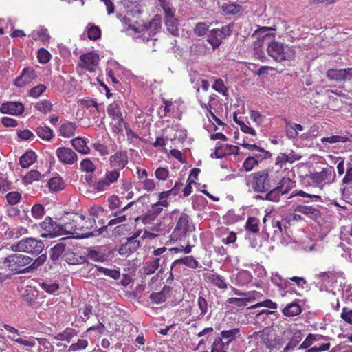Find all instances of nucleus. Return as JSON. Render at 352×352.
Masks as SVG:
<instances>
[{
	"label": "nucleus",
	"mask_w": 352,
	"mask_h": 352,
	"mask_svg": "<svg viewBox=\"0 0 352 352\" xmlns=\"http://www.w3.org/2000/svg\"><path fill=\"white\" fill-rule=\"evenodd\" d=\"M72 147L80 154L87 155L90 153V148L87 146L85 138L77 137L71 140Z\"/></svg>",
	"instance_id": "28"
},
{
	"label": "nucleus",
	"mask_w": 352,
	"mask_h": 352,
	"mask_svg": "<svg viewBox=\"0 0 352 352\" xmlns=\"http://www.w3.org/2000/svg\"><path fill=\"white\" fill-rule=\"evenodd\" d=\"M41 178V174L36 170H32L28 172L23 177L22 181L24 184L28 185L32 184L34 182L39 181Z\"/></svg>",
	"instance_id": "47"
},
{
	"label": "nucleus",
	"mask_w": 352,
	"mask_h": 352,
	"mask_svg": "<svg viewBox=\"0 0 352 352\" xmlns=\"http://www.w3.org/2000/svg\"><path fill=\"white\" fill-rule=\"evenodd\" d=\"M197 305L200 310L199 316L204 317L208 312V303L205 297L199 295Z\"/></svg>",
	"instance_id": "59"
},
{
	"label": "nucleus",
	"mask_w": 352,
	"mask_h": 352,
	"mask_svg": "<svg viewBox=\"0 0 352 352\" xmlns=\"http://www.w3.org/2000/svg\"><path fill=\"white\" fill-rule=\"evenodd\" d=\"M265 197L262 198L263 199L271 201H278L280 199L281 190L278 188V186L272 187L269 191L265 192Z\"/></svg>",
	"instance_id": "49"
},
{
	"label": "nucleus",
	"mask_w": 352,
	"mask_h": 352,
	"mask_svg": "<svg viewBox=\"0 0 352 352\" xmlns=\"http://www.w3.org/2000/svg\"><path fill=\"white\" fill-rule=\"evenodd\" d=\"M161 22V16L155 14L149 22L144 25V29L148 32L149 35L153 36L160 30Z\"/></svg>",
	"instance_id": "29"
},
{
	"label": "nucleus",
	"mask_w": 352,
	"mask_h": 352,
	"mask_svg": "<svg viewBox=\"0 0 352 352\" xmlns=\"http://www.w3.org/2000/svg\"><path fill=\"white\" fill-rule=\"evenodd\" d=\"M241 145L251 151H256L255 153L252 155L254 159L260 164L263 160H267L272 157V153L264 149L263 148H261L258 146H257L255 144H250L247 143L245 141Z\"/></svg>",
	"instance_id": "18"
},
{
	"label": "nucleus",
	"mask_w": 352,
	"mask_h": 352,
	"mask_svg": "<svg viewBox=\"0 0 352 352\" xmlns=\"http://www.w3.org/2000/svg\"><path fill=\"white\" fill-rule=\"evenodd\" d=\"M313 339H311V342L314 344L315 342H319L320 341H322L323 340H325V342H322V344H318L314 345L313 347L309 348L307 351V352H322V351H328L330 348V343L328 341L327 337H324L322 335L318 334H313L312 333Z\"/></svg>",
	"instance_id": "24"
},
{
	"label": "nucleus",
	"mask_w": 352,
	"mask_h": 352,
	"mask_svg": "<svg viewBox=\"0 0 352 352\" xmlns=\"http://www.w3.org/2000/svg\"><path fill=\"white\" fill-rule=\"evenodd\" d=\"M252 341L257 352H276L284 344L283 339L270 329L255 332L252 336Z\"/></svg>",
	"instance_id": "2"
},
{
	"label": "nucleus",
	"mask_w": 352,
	"mask_h": 352,
	"mask_svg": "<svg viewBox=\"0 0 352 352\" xmlns=\"http://www.w3.org/2000/svg\"><path fill=\"white\" fill-rule=\"evenodd\" d=\"M35 108L43 113H47L52 111V104L47 100H41L35 104Z\"/></svg>",
	"instance_id": "55"
},
{
	"label": "nucleus",
	"mask_w": 352,
	"mask_h": 352,
	"mask_svg": "<svg viewBox=\"0 0 352 352\" xmlns=\"http://www.w3.org/2000/svg\"><path fill=\"white\" fill-rule=\"evenodd\" d=\"M129 163V156L126 151H120L111 155L109 166L111 168L120 172Z\"/></svg>",
	"instance_id": "16"
},
{
	"label": "nucleus",
	"mask_w": 352,
	"mask_h": 352,
	"mask_svg": "<svg viewBox=\"0 0 352 352\" xmlns=\"http://www.w3.org/2000/svg\"><path fill=\"white\" fill-rule=\"evenodd\" d=\"M89 257L94 261H104L105 260V254L96 249L89 248L88 250Z\"/></svg>",
	"instance_id": "58"
},
{
	"label": "nucleus",
	"mask_w": 352,
	"mask_h": 352,
	"mask_svg": "<svg viewBox=\"0 0 352 352\" xmlns=\"http://www.w3.org/2000/svg\"><path fill=\"white\" fill-rule=\"evenodd\" d=\"M3 327L10 333V335L8 336V338L12 342L17 343L23 346L27 347H34L36 346V342L34 340V338L30 337L28 339L27 336H25V338L19 337L20 332L19 331L14 327H12L7 324H3Z\"/></svg>",
	"instance_id": "11"
},
{
	"label": "nucleus",
	"mask_w": 352,
	"mask_h": 352,
	"mask_svg": "<svg viewBox=\"0 0 352 352\" xmlns=\"http://www.w3.org/2000/svg\"><path fill=\"white\" fill-rule=\"evenodd\" d=\"M36 133L41 139L45 141H51L54 137L53 130L45 125L38 126L36 129Z\"/></svg>",
	"instance_id": "37"
},
{
	"label": "nucleus",
	"mask_w": 352,
	"mask_h": 352,
	"mask_svg": "<svg viewBox=\"0 0 352 352\" xmlns=\"http://www.w3.org/2000/svg\"><path fill=\"white\" fill-rule=\"evenodd\" d=\"M37 159V155L32 150L27 151L19 158V164L23 168H28L32 165Z\"/></svg>",
	"instance_id": "32"
},
{
	"label": "nucleus",
	"mask_w": 352,
	"mask_h": 352,
	"mask_svg": "<svg viewBox=\"0 0 352 352\" xmlns=\"http://www.w3.org/2000/svg\"><path fill=\"white\" fill-rule=\"evenodd\" d=\"M46 89L47 87L44 84H39L30 90L29 95L33 98H38L46 91Z\"/></svg>",
	"instance_id": "63"
},
{
	"label": "nucleus",
	"mask_w": 352,
	"mask_h": 352,
	"mask_svg": "<svg viewBox=\"0 0 352 352\" xmlns=\"http://www.w3.org/2000/svg\"><path fill=\"white\" fill-rule=\"evenodd\" d=\"M233 25V23H231L223 26L221 29L215 28L209 31L207 41L214 50L219 47L222 41L232 34Z\"/></svg>",
	"instance_id": "8"
},
{
	"label": "nucleus",
	"mask_w": 352,
	"mask_h": 352,
	"mask_svg": "<svg viewBox=\"0 0 352 352\" xmlns=\"http://www.w3.org/2000/svg\"><path fill=\"white\" fill-rule=\"evenodd\" d=\"M245 227L247 231L257 234L259 232V220L254 217H250L246 221Z\"/></svg>",
	"instance_id": "46"
},
{
	"label": "nucleus",
	"mask_w": 352,
	"mask_h": 352,
	"mask_svg": "<svg viewBox=\"0 0 352 352\" xmlns=\"http://www.w3.org/2000/svg\"><path fill=\"white\" fill-rule=\"evenodd\" d=\"M252 274L249 271L241 270L239 272L234 278V283L238 286H244L252 281Z\"/></svg>",
	"instance_id": "36"
},
{
	"label": "nucleus",
	"mask_w": 352,
	"mask_h": 352,
	"mask_svg": "<svg viewBox=\"0 0 352 352\" xmlns=\"http://www.w3.org/2000/svg\"><path fill=\"white\" fill-rule=\"evenodd\" d=\"M229 346L230 344L220 336L214 339L212 344L211 352H228Z\"/></svg>",
	"instance_id": "35"
},
{
	"label": "nucleus",
	"mask_w": 352,
	"mask_h": 352,
	"mask_svg": "<svg viewBox=\"0 0 352 352\" xmlns=\"http://www.w3.org/2000/svg\"><path fill=\"white\" fill-rule=\"evenodd\" d=\"M56 155L58 161L63 165L72 166L76 164L78 160L77 153L69 147L61 146L57 148Z\"/></svg>",
	"instance_id": "14"
},
{
	"label": "nucleus",
	"mask_w": 352,
	"mask_h": 352,
	"mask_svg": "<svg viewBox=\"0 0 352 352\" xmlns=\"http://www.w3.org/2000/svg\"><path fill=\"white\" fill-rule=\"evenodd\" d=\"M160 257H151L146 261L141 269V272L143 275H151L155 272L160 267Z\"/></svg>",
	"instance_id": "26"
},
{
	"label": "nucleus",
	"mask_w": 352,
	"mask_h": 352,
	"mask_svg": "<svg viewBox=\"0 0 352 352\" xmlns=\"http://www.w3.org/2000/svg\"><path fill=\"white\" fill-rule=\"evenodd\" d=\"M286 136L294 140L298 136L299 132L302 131L303 126L297 123L292 122L287 119L284 120Z\"/></svg>",
	"instance_id": "25"
},
{
	"label": "nucleus",
	"mask_w": 352,
	"mask_h": 352,
	"mask_svg": "<svg viewBox=\"0 0 352 352\" xmlns=\"http://www.w3.org/2000/svg\"><path fill=\"white\" fill-rule=\"evenodd\" d=\"M65 250V245L63 243H58L55 245L51 248L50 258L53 261H56L61 256Z\"/></svg>",
	"instance_id": "54"
},
{
	"label": "nucleus",
	"mask_w": 352,
	"mask_h": 352,
	"mask_svg": "<svg viewBox=\"0 0 352 352\" xmlns=\"http://www.w3.org/2000/svg\"><path fill=\"white\" fill-rule=\"evenodd\" d=\"M206 281L212 283L214 285L221 289L228 288V284L225 278L217 274L208 273L204 275Z\"/></svg>",
	"instance_id": "31"
},
{
	"label": "nucleus",
	"mask_w": 352,
	"mask_h": 352,
	"mask_svg": "<svg viewBox=\"0 0 352 352\" xmlns=\"http://www.w3.org/2000/svg\"><path fill=\"white\" fill-rule=\"evenodd\" d=\"M327 108L332 111H338L340 107V102L338 98L334 96L327 95Z\"/></svg>",
	"instance_id": "56"
},
{
	"label": "nucleus",
	"mask_w": 352,
	"mask_h": 352,
	"mask_svg": "<svg viewBox=\"0 0 352 352\" xmlns=\"http://www.w3.org/2000/svg\"><path fill=\"white\" fill-rule=\"evenodd\" d=\"M239 328H233L232 329L222 331L220 336L221 338H223L228 344H230L239 336Z\"/></svg>",
	"instance_id": "41"
},
{
	"label": "nucleus",
	"mask_w": 352,
	"mask_h": 352,
	"mask_svg": "<svg viewBox=\"0 0 352 352\" xmlns=\"http://www.w3.org/2000/svg\"><path fill=\"white\" fill-rule=\"evenodd\" d=\"M352 138V134L346 132V133L343 135H334L329 137H324L321 138L320 141L322 144L329 143V144H336V143H346L348 142H351Z\"/></svg>",
	"instance_id": "30"
},
{
	"label": "nucleus",
	"mask_w": 352,
	"mask_h": 352,
	"mask_svg": "<svg viewBox=\"0 0 352 352\" xmlns=\"http://www.w3.org/2000/svg\"><path fill=\"white\" fill-rule=\"evenodd\" d=\"M79 59L78 63L79 67L90 72L96 71L100 62L99 55L94 52L82 54L80 56Z\"/></svg>",
	"instance_id": "13"
},
{
	"label": "nucleus",
	"mask_w": 352,
	"mask_h": 352,
	"mask_svg": "<svg viewBox=\"0 0 352 352\" xmlns=\"http://www.w3.org/2000/svg\"><path fill=\"white\" fill-rule=\"evenodd\" d=\"M160 6L164 14V19L175 17V10L171 3L166 0H158Z\"/></svg>",
	"instance_id": "40"
},
{
	"label": "nucleus",
	"mask_w": 352,
	"mask_h": 352,
	"mask_svg": "<svg viewBox=\"0 0 352 352\" xmlns=\"http://www.w3.org/2000/svg\"><path fill=\"white\" fill-rule=\"evenodd\" d=\"M87 35L89 39L92 41H96L101 36L100 28L94 24L89 23L86 27Z\"/></svg>",
	"instance_id": "43"
},
{
	"label": "nucleus",
	"mask_w": 352,
	"mask_h": 352,
	"mask_svg": "<svg viewBox=\"0 0 352 352\" xmlns=\"http://www.w3.org/2000/svg\"><path fill=\"white\" fill-rule=\"evenodd\" d=\"M342 183L346 185H352V160L347 163L346 174L342 179Z\"/></svg>",
	"instance_id": "64"
},
{
	"label": "nucleus",
	"mask_w": 352,
	"mask_h": 352,
	"mask_svg": "<svg viewBox=\"0 0 352 352\" xmlns=\"http://www.w3.org/2000/svg\"><path fill=\"white\" fill-rule=\"evenodd\" d=\"M327 77L331 80L341 81L350 80L352 78V67L346 69H329L327 72Z\"/></svg>",
	"instance_id": "19"
},
{
	"label": "nucleus",
	"mask_w": 352,
	"mask_h": 352,
	"mask_svg": "<svg viewBox=\"0 0 352 352\" xmlns=\"http://www.w3.org/2000/svg\"><path fill=\"white\" fill-rule=\"evenodd\" d=\"M138 233H134L131 236L127 239V241L122 244L118 250V253L122 256H128L137 251L140 247V242L137 238Z\"/></svg>",
	"instance_id": "15"
},
{
	"label": "nucleus",
	"mask_w": 352,
	"mask_h": 352,
	"mask_svg": "<svg viewBox=\"0 0 352 352\" xmlns=\"http://www.w3.org/2000/svg\"><path fill=\"white\" fill-rule=\"evenodd\" d=\"M239 148L236 146L230 144H222L216 147L214 152L215 157L217 159L222 158L226 155H238Z\"/></svg>",
	"instance_id": "23"
},
{
	"label": "nucleus",
	"mask_w": 352,
	"mask_h": 352,
	"mask_svg": "<svg viewBox=\"0 0 352 352\" xmlns=\"http://www.w3.org/2000/svg\"><path fill=\"white\" fill-rule=\"evenodd\" d=\"M208 30V26L205 22L197 23L193 29L194 34L197 36H203Z\"/></svg>",
	"instance_id": "62"
},
{
	"label": "nucleus",
	"mask_w": 352,
	"mask_h": 352,
	"mask_svg": "<svg viewBox=\"0 0 352 352\" xmlns=\"http://www.w3.org/2000/svg\"><path fill=\"white\" fill-rule=\"evenodd\" d=\"M30 36L35 41H41L43 43H48L50 38V36L48 33L47 29L45 28H41L38 30H34Z\"/></svg>",
	"instance_id": "39"
},
{
	"label": "nucleus",
	"mask_w": 352,
	"mask_h": 352,
	"mask_svg": "<svg viewBox=\"0 0 352 352\" xmlns=\"http://www.w3.org/2000/svg\"><path fill=\"white\" fill-rule=\"evenodd\" d=\"M80 168L82 172L92 173L96 170V166L89 158H86L80 162Z\"/></svg>",
	"instance_id": "53"
},
{
	"label": "nucleus",
	"mask_w": 352,
	"mask_h": 352,
	"mask_svg": "<svg viewBox=\"0 0 352 352\" xmlns=\"http://www.w3.org/2000/svg\"><path fill=\"white\" fill-rule=\"evenodd\" d=\"M165 25L168 32L174 36H179L178 20L176 17L166 19Z\"/></svg>",
	"instance_id": "45"
},
{
	"label": "nucleus",
	"mask_w": 352,
	"mask_h": 352,
	"mask_svg": "<svg viewBox=\"0 0 352 352\" xmlns=\"http://www.w3.org/2000/svg\"><path fill=\"white\" fill-rule=\"evenodd\" d=\"M296 212H299L307 215L312 219H318L321 217V212L318 207L314 206H307L298 204L294 209Z\"/></svg>",
	"instance_id": "22"
},
{
	"label": "nucleus",
	"mask_w": 352,
	"mask_h": 352,
	"mask_svg": "<svg viewBox=\"0 0 352 352\" xmlns=\"http://www.w3.org/2000/svg\"><path fill=\"white\" fill-rule=\"evenodd\" d=\"M120 177V172L111 168L107 170L104 176L96 181L94 184V189L97 192H102L109 188L111 185L116 184Z\"/></svg>",
	"instance_id": "10"
},
{
	"label": "nucleus",
	"mask_w": 352,
	"mask_h": 352,
	"mask_svg": "<svg viewBox=\"0 0 352 352\" xmlns=\"http://www.w3.org/2000/svg\"><path fill=\"white\" fill-rule=\"evenodd\" d=\"M178 265H184L192 269H196L199 267V262L192 256H187L175 260L172 263V269Z\"/></svg>",
	"instance_id": "33"
},
{
	"label": "nucleus",
	"mask_w": 352,
	"mask_h": 352,
	"mask_svg": "<svg viewBox=\"0 0 352 352\" xmlns=\"http://www.w3.org/2000/svg\"><path fill=\"white\" fill-rule=\"evenodd\" d=\"M309 178L314 184L322 188L324 186L330 184L335 181L336 172L333 166H329L324 168L320 172L311 173Z\"/></svg>",
	"instance_id": "9"
},
{
	"label": "nucleus",
	"mask_w": 352,
	"mask_h": 352,
	"mask_svg": "<svg viewBox=\"0 0 352 352\" xmlns=\"http://www.w3.org/2000/svg\"><path fill=\"white\" fill-rule=\"evenodd\" d=\"M222 11L227 14H236L242 12V6L237 3H225L222 6Z\"/></svg>",
	"instance_id": "50"
},
{
	"label": "nucleus",
	"mask_w": 352,
	"mask_h": 352,
	"mask_svg": "<svg viewBox=\"0 0 352 352\" xmlns=\"http://www.w3.org/2000/svg\"><path fill=\"white\" fill-rule=\"evenodd\" d=\"M108 115L111 118V119L114 121L117 119L122 118V113L121 111V107L116 102L111 103L107 109Z\"/></svg>",
	"instance_id": "42"
},
{
	"label": "nucleus",
	"mask_w": 352,
	"mask_h": 352,
	"mask_svg": "<svg viewBox=\"0 0 352 352\" xmlns=\"http://www.w3.org/2000/svg\"><path fill=\"white\" fill-rule=\"evenodd\" d=\"M76 129L77 124L76 122L67 121L60 126L58 131V135L65 138H69L75 135Z\"/></svg>",
	"instance_id": "27"
},
{
	"label": "nucleus",
	"mask_w": 352,
	"mask_h": 352,
	"mask_svg": "<svg viewBox=\"0 0 352 352\" xmlns=\"http://www.w3.org/2000/svg\"><path fill=\"white\" fill-rule=\"evenodd\" d=\"M76 335L75 329L72 328H66L63 332L53 336V338L60 341L70 342V340Z\"/></svg>",
	"instance_id": "44"
},
{
	"label": "nucleus",
	"mask_w": 352,
	"mask_h": 352,
	"mask_svg": "<svg viewBox=\"0 0 352 352\" xmlns=\"http://www.w3.org/2000/svg\"><path fill=\"white\" fill-rule=\"evenodd\" d=\"M39 344L38 352H54V347L53 344L49 342L46 338H34Z\"/></svg>",
	"instance_id": "48"
},
{
	"label": "nucleus",
	"mask_w": 352,
	"mask_h": 352,
	"mask_svg": "<svg viewBox=\"0 0 352 352\" xmlns=\"http://www.w3.org/2000/svg\"><path fill=\"white\" fill-rule=\"evenodd\" d=\"M170 218L176 221L175 227L170 236L171 241L184 239L187 234L194 230V226L190 217L178 209H175L170 213Z\"/></svg>",
	"instance_id": "4"
},
{
	"label": "nucleus",
	"mask_w": 352,
	"mask_h": 352,
	"mask_svg": "<svg viewBox=\"0 0 352 352\" xmlns=\"http://www.w3.org/2000/svg\"><path fill=\"white\" fill-rule=\"evenodd\" d=\"M37 78L35 70L30 67H25L23 69L21 74L14 81V85L17 87H23L30 84Z\"/></svg>",
	"instance_id": "17"
},
{
	"label": "nucleus",
	"mask_w": 352,
	"mask_h": 352,
	"mask_svg": "<svg viewBox=\"0 0 352 352\" xmlns=\"http://www.w3.org/2000/svg\"><path fill=\"white\" fill-rule=\"evenodd\" d=\"M176 102H173L170 100H164V106L160 107V109L163 111V115L162 117H166L170 113H173L175 112V109H177Z\"/></svg>",
	"instance_id": "52"
},
{
	"label": "nucleus",
	"mask_w": 352,
	"mask_h": 352,
	"mask_svg": "<svg viewBox=\"0 0 352 352\" xmlns=\"http://www.w3.org/2000/svg\"><path fill=\"white\" fill-rule=\"evenodd\" d=\"M43 249V242L34 238L22 239L16 245V250L19 252H26L35 256L39 255Z\"/></svg>",
	"instance_id": "7"
},
{
	"label": "nucleus",
	"mask_w": 352,
	"mask_h": 352,
	"mask_svg": "<svg viewBox=\"0 0 352 352\" xmlns=\"http://www.w3.org/2000/svg\"><path fill=\"white\" fill-rule=\"evenodd\" d=\"M168 202L165 201H157L151 206V210H149L147 214L143 217L142 222L144 223H148L153 221L155 217L160 214L164 207H168Z\"/></svg>",
	"instance_id": "21"
},
{
	"label": "nucleus",
	"mask_w": 352,
	"mask_h": 352,
	"mask_svg": "<svg viewBox=\"0 0 352 352\" xmlns=\"http://www.w3.org/2000/svg\"><path fill=\"white\" fill-rule=\"evenodd\" d=\"M63 221L65 234L72 238L84 239L94 234V232L100 233L94 218L75 213L67 214Z\"/></svg>",
	"instance_id": "1"
},
{
	"label": "nucleus",
	"mask_w": 352,
	"mask_h": 352,
	"mask_svg": "<svg viewBox=\"0 0 352 352\" xmlns=\"http://www.w3.org/2000/svg\"><path fill=\"white\" fill-rule=\"evenodd\" d=\"M37 58L40 63L46 64L50 60L51 54L46 49L41 48L38 51Z\"/></svg>",
	"instance_id": "61"
},
{
	"label": "nucleus",
	"mask_w": 352,
	"mask_h": 352,
	"mask_svg": "<svg viewBox=\"0 0 352 352\" xmlns=\"http://www.w3.org/2000/svg\"><path fill=\"white\" fill-rule=\"evenodd\" d=\"M294 186V182H292L289 178L283 177L278 187L281 190V195H284L287 194Z\"/></svg>",
	"instance_id": "51"
},
{
	"label": "nucleus",
	"mask_w": 352,
	"mask_h": 352,
	"mask_svg": "<svg viewBox=\"0 0 352 352\" xmlns=\"http://www.w3.org/2000/svg\"><path fill=\"white\" fill-rule=\"evenodd\" d=\"M40 226L46 232V233L41 234L42 236L54 237L65 234V232L63 231V222L61 224H57L50 217H47L45 220L40 223Z\"/></svg>",
	"instance_id": "12"
},
{
	"label": "nucleus",
	"mask_w": 352,
	"mask_h": 352,
	"mask_svg": "<svg viewBox=\"0 0 352 352\" xmlns=\"http://www.w3.org/2000/svg\"><path fill=\"white\" fill-rule=\"evenodd\" d=\"M116 123L112 127V130L113 133L116 134H122L124 131V129L127 126L128 124L124 120L123 117L116 120H114Z\"/></svg>",
	"instance_id": "57"
},
{
	"label": "nucleus",
	"mask_w": 352,
	"mask_h": 352,
	"mask_svg": "<svg viewBox=\"0 0 352 352\" xmlns=\"http://www.w3.org/2000/svg\"><path fill=\"white\" fill-rule=\"evenodd\" d=\"M0 112L3 114L20 116L24 112V106L20 102H6L0 106Z\"/></svg>",
	"instance_id": "20"
},
{
	"label": "nucleus",
	"mask_w": 352,
	"mask_h": 352,
	"mask_svg": "<svg viewBox=\"0 0 352 352\" xmlns=\"http://www.w3.org/2000/svg\"><path fill=\"white\" fill-rule=\"evenodd\" d=\"M302 312V307L297 301L287 304L283 309L282 313L287 317H294Z\"/></svg>",
	"instance_id": "34"
},
{
	"label": "nucleus",
	"mask_w": 352,
	"mask_h": 352,
	"mask_svg": "<svg viewBox=\"0 0 352 352\" xmlns=\"http://www.w3.org/2000/svg\"><path fill=\"white\" fill-rule=\"evenodd\" d=\"M47 186L52 192H58L63 190L65 186V182L60 176H56L49 179Z\"/></svg>",
	"instance_id": "38"
},
{
	"label": "nucleus",
	"mask_w": 352,
	"mask_h": 352,
	"mask_svg": "<svg viewBox=\"0 0 352 352\" xmlns=\"http://www.w3.org/2000/svg\"><path fill=\"white\" fill-rule=\"evenodd\" d=\"M258 165L259 163L254 159V157L249 156L243 162V167L245 171L250 172Z\"/></svg>",
	"instance_id": "60"
},
{
	"label": "nucleus",
	"mask_w": 352,
	"mask_h": 352,
	"mask_svg": "<svg viewBox=\"0 0 352 352\" xmlns=\"http://www.w3.org/2000/svg\"><path fill=\"white\" fill-rule=\"evenodd\" d=\"M47 258L46 254H41L34 262L32 263V258L20 253H14L3 258V264L13 273L22 274L27 272L30 265L39 266L43 264Z\"/></svg>",
	"instance_id": "3"
},
{
	"label": "nucleus",
	"mask_w": 352,
	"mask_h": 352,
	"mask_svg": "<svg viewBox=\"0 0 352 352\" xmlns=\"http://www.w3.org/2000/svg\"><path fill=\"white\" fill-rule=\"evenodd\" d=\"M250 182L256 192H266L272 187V181L267 170L254 172L250 175Z\"/></svg>",
	"instance_id": "6"
},
{
	"label": "nucleus",
	"mask_w": 352,
	"mask_h": 352,
	"mask_svg": "<svg viewBox=\"0 0 352 352\" xmlns=\"http://www.w3.org/2000/svg\"><path fill=\"white\" fill-rule=\"evenodd\" d=\"M267 50L269 56L278 63L292 60L296 54L292 47L275 41L269 43Z\"/></svg>",
	"instance_id": "5"
}]
</instances>
